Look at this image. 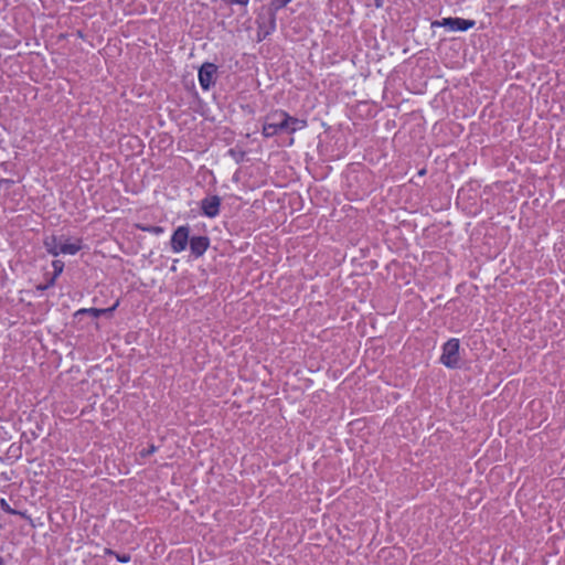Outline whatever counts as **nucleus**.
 <instances>
[{"instance_id":"nucleus-1","label":"nucleus","mask_w":565,"mask_h":565,"mask_svg":"<svg viewBox=\"0 0 565 565\" xmlns=\"http://www.w3.org/2000/svg\"><path fill=\"white\" fill-rule=\"evenodd\" d=\"M287 118L285 110L276 109L270 111L264 118L262 134L265 138H271L281 134H287Z\"/></svg>"},{"instance_id":"nucleus-2","label":"nucleus","mask_w":565,"mask_h":565,"mask_svg":"<svg viewBox=\"0 0 565 565\" xmlns=\"http://www.w3.org/2000/svg\"><path fill=\"white\" fill-rule=\"evenodd\" d=\"M277 12L278 11H273V8L268 7L258 13L256 19L258 41H262L276 31Z\"/></svg>"},{"instance_id":"nucleus-3","label":"nucleus","mask_w":565,"mask_h":565,"mask_svg":"<svg viewBox=\"0 0 565 565\" xmlns=\"http://www.w3.org/2000/svg\"><path fill=\"white\" fill-rule=\"evenodd\" d=\"M459 348L460 342L456 338H451L445 342L443 345L440 362L449 369L458 367L460 361Z\"/></svg>"},{"instance_id":"nucleus-4","label":"nucleus","mask_w":565,"mask_h":565,"mask_svg":"<svg viewBox=\"0 0 565 565\" xmlns=\"http://www.w3.org/2000/svg\"><path fill=\"white\" fill-rule=\"evenodd\" d=\"M190 231L189 225H180L173 231L170 239V247L173 253L179 254L186 249L191 238Z\"/></svg>"},{"instance_id":"nucleus-5","label":"nucleus","mask_w":565,"mask_h":565,"mask_svg":"<svg viewBox=\"0 0 565 565\" xmlns=\"http://www.w3.org/2000/svg\"><path fill=\"white\" fill-rule=\"evenodd\" d=\"M475 25H476L475 20L462 19V18H457V17L456 18H452V17L443 18L440 21H434L431 23V26H444L452 32H457V31L465 32V31H468L469 29L473 28Z\"/></svg>"},{"instance_id":"nucleus-6","label":"nucleus","mask_w":565,"mask_h":565,"mask_svg":"<svg viewBox=\"0 0 565 565\" xmlns=\"http://www.w3.org/2000/svg\"><path fill=\"white\" fill-rule=\"evenodd\" d=\"M217 67L213 63H204L199 70V83L203 90H209L215 84Z\"/></svg>"},{"instance_id":"nucleus-7","label":"nucleus","mask_w":565,"mask_h":565,"mask_svg":"<svg viewBox=\"0 0 565 565\" xmlns=\"http://www.w3.org/2000/svg\"><path fill=\"white\" fill-rule=\"evenodd\" d=\"M201 214L214 218L220 214L221 198L216 194L206 195L200 202Z\"/></svg>"},{"instance_id":"nucleus-8","label":"nucleus","mask_w":565,"mask_h":565,"mask_svg":"<svg viewBox=\"0 0 565 565\" xmlns=\"http://www.w3.org/2000/svg\"><path fill=\"white\" fill-rule=\"evenodd\" d=\"M210 238L204 235L191 236L189 247L194 258L202 257L210 247Z\"/></svg>"},{"instance_id":"nucleus-9","label":"nucleus","mask_w":565,"mask_h":565,"mask_svg":"<svg viewBox=\"0 0 565 565\" xmlns=\"http://www.w3.org/2000/svg\"><path fill=\"white\" fill-rule=\"evenodd\" d=\"M82 249V241L75 239L74 242L62 241V244H58L60 254L64 255H75Z\"/></svg>"},{"instance_id":"nucleus-10","label":"nucleus","mask_w":565,"mask_h":565,"mask_svg":"<svg viewBox=\"0 0 565 565\" xmlns=\"http://www.w3.org/2000/svg\"><path fill=\"white\" fill-rule=\"evenodd\" d=\"M118 306V301L113 307L109 308H88V309H79L76 315H89L93 318H99L102 316L111 315Z\"/></svg>"},{"instance_id":"nucleus-11","label":"nucleus","mask_w":565,"mask_h":565,"mask_svg":"<svg viewBox=\"0 0 565 565\" xmlns=\"http://www.w3.org/2000/svg\"><path fill=\"white\" fill-rule=\"evenodd\" d=\"M285 117L287 118V134L291 135L307 126L306 120L292 117L287 111H285Z\"/></svg>"},{"instance_id":"nucleus-12","label":"nucleus","mask_w":565,"mask_h":565,"mask_svg":"<svg viewBox=\"0 0 565 565\" xmlns=\"http://www.w3.org/2000/svg\"><path fill=\"white\" fill-rule=\"evenodd\" d=\"M53 267V276L47 280L44 286H40L39 289L45 290L52 286H54L56 278L63 273L64 263L60 259H55L52 262Z\"/></svg>"},{"instance_id":"nucleus-13","label":"nucleus","mask_w":565,"mask_h":565,"mask_svg":"<svg viewBox=\"0 0 565 565\" xmlns=\"http://www.w3.org/2000/svg\"><path fill=\"white\" fill-rule=\"evenodd\" d=\"M58 244H62V237L51 236L45 238L44 246L47 253L52 256H58Z\"/></svg>"},{"instance_id":"nucleus-14","label":"nucleus","mask_w":565,"mask_h":565,"mask_svg":"<svg viewBox=\"0 0 565 565\" xmlns=\"http://www.w3.org/2000/svg\"><path fill=\"white\" fill-rule=\"evenodd\" d=\"M138 230L142 232H147L153 235H161L164 233V227L159 225H145V224H137L136 225Z\"/></svg>"},{"instance_id":"nucleus-15","label":"nucleus","mask_w":565,"mask_h":565,"mask_svg":"<svg viewBox=\"0 0 565 565\" xmlns=\"http://www.w3.org/2000/svg\"><path fill=\"white\" fill-rule=\"evenodd\" d=\"M290 2L291 0H271L269 7L273 8V11H279Z\"/></svg>"},{"instance_id":"nucleus-16","label":"nucleus","mask_w":565,"mask_h":565,"mask_svg":"<svg viewBox=\"0 0 565 565\" xmlns=\"http://www.w3.org/2000/svg\"><path fill=\"white\" fill-rule=\"evenodd\" d=\"M0 509L2 511H4L6 513L10 514V515H17L19 514V512L14 509H12L9 503L7 502L6 499H0Z\"/></svg>"},{"instance_id":"nucleus-17","label":"nucleus","mask_w":565,"mask_h":565,"mask_svg":"<svg viewBox=\"0 0 565 565\" xmlns=\"http://www.w3.org/2000/svg\"><path fill=\"white\" fill-rule=\"evenodd\" d=\"M223 1L231 6H239L243 9H246L249 3V0H223Z\"/></svg>"},{"instance_id":"nucleus-18","label":"nucleus","mask_w":565,"mask_h":565,"mask_svg":"<svg viewBox=\"0 0 565 565\" xmlns=\"http://www.w3.org/2000/svg\"><path fill=\"white\" fill-rule=\"evenodd\" d=\"M157 449H158V448H157L154 445H150L148 448H145V449H142V450L140 451V456H141L142 458H146V457H148V456H150V455L154 454V452L157 451Z\"/></svg>"},{"instance_id":"nucleus-19","label":"nucleus","mask_w":565,"mask_h":565,"mask_svg":"<svg viewBox=\"0 0 565 565\" xmlns=\"http://www.w3.org/2000/svg\"><path fill=\"white\" fill-rule=\"evenodd\" d=\"M116 559L119 562V563H122V564H127L130 562L131 559V556L130 554H118L117 552H115V555Z\"/></svg>"},{"instance_id":"nucleus-20","label":"nucleus","mask_w":565,"mask_h":565,"mask_svg":"<svg viewBox=\"0 0 565 565\" xmlns=\"http://www.w3.org/2000/svg\"><path fill=\"white\" fill-rule=\"evenodd\" d=\"M374 4L376 8H381L384 4V0H374Z\"/></svg>"},{"instance_id":"nucleus-21","label":"nucleus","mask_w":565,"mask_h":565,"mask_svg":"<svg viewBox=\"0 0 565 565\" xmlns=\"http://www.w3.org/2000/svg\"><path fill=\"white\" fill-rule=\"evenodd\" d=\"M104 553H105L106 555H113V556L115 555V551H113L111 548H105V550H104Z\"/></svg>"},{"instance_id":"nucleus-22","label":"nucleus","mask_w":565,"mask_h":565,"mask_svg":"<svg viewBox=\"0 0 565 565\" xmlns=\"http://www.w3.org/2000/svg\"><path fill=\"white\" fill-rule=\"evenodd\" d=\"M0 565H6V562L2 556H0Z\"/></svg>"},{"instance_id":"nucleus-23","label":"nucleus","mask_w":565,"mask_h":565,"mask_svg":"<svg viewBox=\"0 0 565 565\" xmlns=\"http://www.w3.org/2000/svg\"><path fill=\"white\" fill-rule=\"evenodd\" d=\"M2 182L11 183L12 181L11 180H2Z\"/></svg>"}]
</instances>
